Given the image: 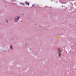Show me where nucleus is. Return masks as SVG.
I'll return each mask as SVG.
<instances>
[{
    "label": "nucleus",
    "instance_id": "1",
    "mask_svg": "<svg viewBox=\"0 0 76 76\" xmlns=\"http://www.w3.org/2000/svg\"><path fill=\"white\" fill-rule=\"evenodd\" d=\"M57 50L58 56L60 57H61V49L60 48H58Z\"/></svg>",
    "mask_w": 76,
    "mask_h": 76
},
{
    "label": "nucleus",
    "instance_id": "2",
    "mask_svg": "<svg viewBox=\"0 0 76 76\" xmlns=\"http://www.w3.org/2000/svg\"><path fill=\"white\" fill-rule=\"evenodd\" d=\"M19 17H18L17 18H15V19L14 20V21L15 22H17L18 20H19Z\"/></svg>",
    "mask_w": 76,
    "mask_h": 76
},
{
    "label": "nucleus",
    "instance_id": "3",
    "mask_svg": "<svg viewBox=\"0 0 76 76\" xmlns=\"http://www.w3.org/2000/svg\"><path fill=\"white\" fill-rule=\"evenodd\" d=\"M26 4H27L28 6H29V2L26 1Z\"/></svg>",
    "mask_w": 76,
    "mask_h": 76
},
{
    "label": "nucleus",
    "instance_id": "4",
    "mask_svg": "<svg viewBox=\"0 0 76 76\" xmlns=\"http://www.w3.org/2000/svg\"><path fill=\"white\" fill-rule=\"evenodd\" d=\"M70 8L71 9V10H72V9H74V8L73 7H72L71 8L70 7Z\"/></svg>",
    "mask_w": 76,
    "mask_h": 76
},
{
    "label": "nucleus",
    "instance_id": "5",
    "mask_svg": "<svg viewBox=\"0 0 76 76\" xmlns=\"http://www.w3.org/2000/svg\"><path fill=\"white\" fill-rule=\"evenodd\" d=\"M20 4H21L22 5H24V3H20Z\"/></svg>",
    "mask_w": 76,
    "mask_h": 76
},
{
    "label": "nucleus",
    "instance_id": "6",
    "mask_svg": "<svg viewBox=\"0 0 76 76\" xmlns=\"http://www.w3.org/2000/svg\"><path fill=\"white\" fill-rule=\"evenodd\" d=\"M5 22H6V23H8V21L7 20H5Z\"/></svg>",
    "mask_w": 76,
    "mask_h": 76
},
{
    "label": "nucleus",
    "instance_id": "7",
    "mask_svg": "<svg viewBox=\"0 0 76 76\" xmlns=\"http://www.w3.org/2000/svg\"><path fill=\"white\" fill-rule=\"evenodd\" d=\"M10 48H12V49H13V47H12V46H10Z\"/></svg>",
    "mask_w": 76,
    "mask_h": 76
},
{
    "label": "nucleus",
    "instance_id": "8",
    "mask_svg": "<svg viewBox=\"0 0 76 76\" xmlns=\"http://www.w3.org/2000/svg\"><path fill=\"white\" fill-rule=\"evenodd\" d=\"M65 9L66 10H67V8H65Z\"/></svg>",
    "mask_w": 76,
    "mask_h": 76
},
{
    "label": "nucleus",
    "instance_id": "9",
    "mask_svg": "<svg viewBox=\"0 0 76 76\" xmlns=\"http://www.w3.org/2000/svg\"><path fill=\"white\" fill-rule=\"evenodd\" d=\"M32 6H34V4H33V5H32Z\"/></svg>",
    "mask_w": 76,
    "mask_h": 76
},
{
    "label": "nucleus",
    "instance_id": "10",
    "mask_svg": "<svg viewBox=\"0 0 76 76\" xmlns=\"http://www.w3.org/2000/svg\"><path fill=\"white\" fill-rule=\"evenodd\" d=\"M62 7H63V6H62Z\"/></svg>",
    "mask_w": 76,
    "mask_h": 76
},
{
    "label": "nucleus",
    "instance_id": "11",
    "mask_svg": "<svg viewBox=\"0 0 76 76\" xmlns=\"http://www.w3.org/2000/svg\"><path fill=\"white\" fill-rule=\"evenodd\" d=\"M61 35H63V34H61Z\"/></svg>",
    "mask_w": 76,
    "mask_h": 76
}]
</instances>
